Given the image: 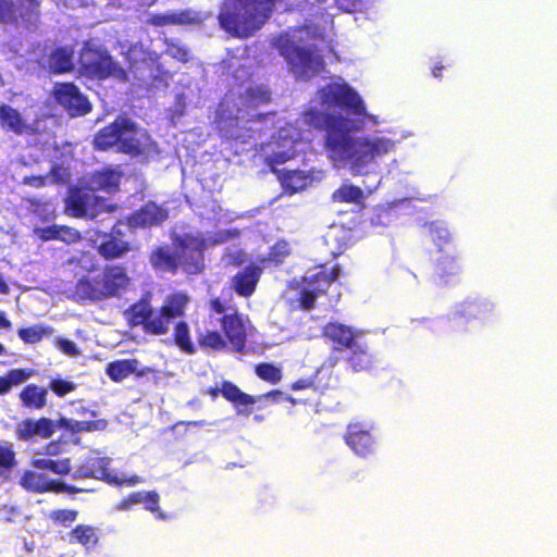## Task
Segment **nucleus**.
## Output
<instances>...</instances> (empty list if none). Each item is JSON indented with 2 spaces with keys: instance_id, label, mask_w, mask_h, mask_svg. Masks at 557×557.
<instances>
[{
  "instance_id": "31",
  "label": "nucleus",
  "mask_w": 557,
  "mask_h": 557,
  "mask_svg": "<svg viewBox=\"0 0 557 557\" xmlns=\"http://www.w3.org/2000/svg\"><path fill=\"white\" fill-rule=\"evenodd\" d=\"M121 174L112 169H103L92 173L89 184L95 190L114 193L119 189Z\"/></svg>"
},
{
  "instance_id": "32",
  "label": "nucleus",
  "mask_w": 557,
  "mask_h": 557,
  "mask_svg": "<svg viewBox=\"0 0 557 557\" xmlns=\"http://www.w3.org/2000/svg\"><path fill=\"white\" fill-rule=\"evenodd\" d=\"M333 202L338 203H354L364 207V193L356 185L350 183H343L337 189H335L331 196Z\"/></svg>"
},
{
  "instance_id": "43",
  "label": "nucleus",
  "mask_w": 557,
  "mask_h": 557,
  "mask_svg": "<svg viewBox=\"0 0 557 557\" xmlns=\"http://www.w3.org/2000/svg\"><path fill=\"white\" fill-rule=\"evenodd\" d=\"M78 511L76 509H55L51 510L48 515L49 520L55 524L64 528L71 527L76 521Z\"/></svg>"
},
{
  "instance_id": "7",
  "label": "nucleus",
  "mask_w": 557,
  "mask_h": 557,
  "mask_svg": "<svg viewBox=\"0 0 557 557\" xmlns=\"http://www.w3.org/2000/svg\"><path fill=\"white\" fill-rule=\"evenodd\" d=\"M173 246L178 259V271L189 275L200 274L205 269L207 240L201 234L186 233L175 236Z\"/></svg>"
},
{
  "instance_id": "57",
  "label": "nucleus",
  "mask_w": 557,
  "mask_h": 557,
  "mask_svg": "<svg viewBox=\"0 0 557 557\" xmlns=\"http://www.w3.org/2000/svg\"><path fill=\"white\" fill-rule=\"evenodd\" d=\"M47 176L53 184H60L65 182L64 169L60 164H53Z\"/></svg>"
},
{
  "instance_id": "49",
  "label": "nucleus",
  "mask_w": 557,
  "mask_h": 557,
  "mask_svg": "<svg viewBox=\"0 0 557 557\" xmlns=\"http://www.w3.org/2000/svg\"><path fill=\"white\" fill-rule=\"evenodd\" d=\"M16 465L15 453L10 445L0 443V469H11Z\"/></svg>"
},
{
  "instance_id": "21",
  "label": "nucleus",
  "mask_w": 557,
  "mask_h": 557,
  "mask_svg": "<svg viewBox=\"0 0 557 557\" xmlns=\"http://www.w3.org/2000/svg\"><path fill=\"white\" fill-rule=\"evenodd\" d=\"M461 269L460 256L457 249H451L438 252L433 263V275L438 282L448 284L460 274Z\"/></svg>"
},
{
  "instance_id": "41",
  "label": "nucleus",
  "mask_w": 557,
  "mask_h": 557,
  "mask_svg": "<svg viewBox=\"0 0 557 557\" xmlns=\"http://www.w3.org/2000/svg\"><path fill=\"white\" fill-rule=\"evenodd\" d=\"M281 183L285 189L296 193L307 184V176L298 170L284 171L280 175Z\"/></svg>"
},
{
  "instance_id": "54",
  "label": "nucleus",
  "mask_w": 557,
  "mask_h": 557,
  "mask_svg": "<svg viewBox=\"0 0 557 557\" xmlns=\"http://www.w3.org/2000/svg\"><path fill=\"white\" fill-rule=\"evenodd\" d=\"M166 52L173 58L178 60L180 62L186 63L189 60V51L183 46L180 45H170L168 47Z\"/></svg>"
},
{
  "instance_id": "53",
  "label": "nucleus",
  "mask_w": 557,
  "mask_h": 557,
  "mask_svg": "<svg viewBox=\"0 0 557 557\" xmlns=\"http://www.w3.org/2000/svg\"><path fill=\"white\" fill-rule=\"evenodd\" d=\"M35 234L44 242L58 239L59 225L54 224L51 226L35 228Z\"/></svg>"
},
{
  "instance_id": "45",
  "label": "nucleus",
  "mask_w": 557,
  "mask_h": 557,
  "mask_svg": "<svg viewBox=\"0 0 557 557\" xmlns=\"http://www.w3.org/2000/svg\"><path fill=\"white\" fill-rule=\"evenodd\" d=\"M245 96L250 106L267 104L272 100L271 91L261 86L249 87Z\"/></svg>"
},
{
  "instance_id": "61",
  "label": "nucleus",
  "mask_w": 557,
  "mask_h": 557,
  "mask_svg": "<svg viewBox=\"0 0 557 557\" xmlns=\"http://www.w3.org/2000/svg\"><path fill=\"white\" fill-rule=\"evenodd\" d=\"M290 159V156L287 152H275L269 157V164L273 168L275 164L285 163Z\"/></svg>"
},
{
  "instance_id": "12",
  "label": "nucleus",
  "mask_w": 557,
  "mask_h": 557,
  "mask_svg": "<svg viewBox=\"0 0 557 557\" xmlns=\"http://www.w3.org/2000/svg\"><path fill=\"white\" fill-rule=\"evenodd\" d=\"M110 458L88 454L72 466L71 476L74 480L113 481L109 472Z\"/></svg>"
},
{
  "instance_id": "10",
  "label": "nucleus",
  "mask_w": 557,
  "mask_h": 557,
  "mask_svg": "<svg viewBox=\"0 0 557 557\" xmlns=\"http://www.w3.org/2000/svg\"><path fill=\"white\" fill-rule=\"evenodd\" d=\"M52 94L55 102L72 117L84 116L92 110L88 98L74 83H55Z\"/></svg>"
},
{
  "instance_id": "17",
  "label": "nucleus",
  "mask_w": 557,
  "mask_h": 557,
  "mask_svg": "<svg viewBox=\"0 0 557 557\" xmlns=\"http://www.w3.org/2000/svg\"><path fill=\"white\" fill-rule=\"evenodd\" d=\"M121 221L115 223L109 233L102 235L97 247L98 253L107 261L120 259L132 250V244L125 240L123 231L119 227Z\"/></svg>"
},
{
  "instance_id": "4",
  "label": "nucleus",
  "mask_w": 557,
  "mask_h": 557,
  "mask_svg": "<svg viewBox=\"0 0 557 557\" xmlns=\"http://www.w3.org/2000/svg\"><path fill=\"white\" fill-rule=\"evenodd\" d=\"M131 277L119 264L106 265L95 277L84 276L75 284V294L82 299L103 300L119 297L128 289Z\"/></svg>"
},
{
  "instance_id": "35",
  "label": "nucleus",
  "mask_w": 557,
  "mask_h": 557,
  "mask_svg": "<svg viewBox=\"0 0 557 557\" xmlns=\"http://www.w3.org/2000/svg\"><path fill=\"white\" fill-rule=\"evenodd\" d=\"M194 22L189 10L164 14H152L148 23L152 26L162 27L166 25H184Z\"/></svg>"
},
{
  "instance_id": "22",
  "label": "nucleus",
  "mask_w": 557,
  "mask_h": 557,
  "mask_svg": "<svg viewBox=\"0 0 557 557\" xmlns=\"http://www.w3.org/2000/svg\"><path fill=\"white\" fill-rule=\"evenodd\" d=\"M149 263L156 272L175 275L178 273V259L176 249H171L168 244L154 247L149 252Z\"/></svg>"
},
{
  "instance_id": "9",
  "label": "nucleus",
  "mask_w": 557,
  "mask_h": 557,
  "mask_svg": "<svg viewBox=\"0 0 557 557\" xmlns=\"http://www.w3.org/2000/svg\"><path fill=\"white\" fill-rule=\"evenodd\" d=\"M125 319L131 326H141L149 335L166 334L165 319H162L159 310L156 311L148 298L141 297L124 311Z\"/></svg>"
},
{
  "instance_id": "55",
  "label": "nucleus",
  "mask_w": 557,
  "mask_h": 557,
  "mask_svg": "<svg viewBox=\"0 0 557 557\" xmlns=\"http://www.w3.org/2000/svg\"><path fill=\"white\" fill-rule=\"evenodd\" d=\"M141 503V492H133L116 504L117 510H128L133 505Z\"/></svg>"
},
{
  "instance_id": "62",
  "label": "nucleus",
  "mask_w": 557,
  "mask_h": 557,
  "mask_svg": "<svg viewBox=\"0 0 557 557\" xmlns=\"http://www.w3.org/2000/svg\"><path fill=\"white\" fill-rule=\"evenodd\" d=\"M61 443L59 441H51L45 446V453L48 456H57L61 453Z\"/></svg>"
},
{
  "instance_id": "59",
  "label": "nucleus",
  "mask_w": 557,
  "mask_h": 557,
  "mask_svg": "<svg viewBox=\"0 0 557 557\" xmlns=\"http://www.w3.org/2000/svg\"><path fill=\"white\" fill-rule=\"evenodd\" d=\"M208 308L210 311L216 314L223 315L224 313H228L226 306L219 297H213L208 301Z\"/></svg>"
},
{
  "instance_id": "42",
  "label": "nucleus",
  "mask_w": 557,
  "mask_h": 557,
  "mask_svg": "<svg viewBox=\"0 0 557 557\" xmlns=\"http://www.w3.org/2000/svg\"><path fill=\"white\" fill-rule=\"evenodd\" d=\"M255 372L259 379L270 384H277L282 380V370L273 363L261 362L256 366Z\"/></svg>"
},
{
  "instance_id": "63",
  "label": "nucleus",
  "mask_w": 557,
  "mask_h": 557,
  "mask_svg": "<svg viewBox=\"0 0 557 557\" xmlns=\"http://www.w3.org/2000/svg\"><path fill=\"white\" fill-rule=\"evenodd\" d=\"M228 383H232L231 381H223L221 383V386L218 387V386H210L207 388L206 393L211 397L212 400H215L219 396V394H221L223 396V388H224V384H228Z\"/></svg>"
},
{
  "instance_id": "24",
  "label": "nucleus",
  "mask_w": 557,
  "mask_h": 557,
  "mask_svg": "<svg viewBox=\"0 0 557 557\" xmlns=\"http://www.w3.org/2000/svg\"><path fill=\"white\" fill-rule=\"evenodd\" d=\"M189 297L183 292H175L166 296L164 302L159 308L162 319H165L166 333L170 329V322L185 314Z\"/></svg>"
},
{
  "instance_id": "14",
  "label": "nucleus",
  "mask_w": 557,
  "mask_h": 557,
  "mask_svg": "<svg viewBox=\"0 0 557 557\" xmlns=\"http://www.w3.org/2000/svg\"><path fill=\"white\" fill-rule=\"evenodd\" d=\"M169 212L154 201H147L140 208L125 216V224L131 230L152 228L163 224Z\"/></svg>"
},
{
  "instance_id": "19",
  "label": "nucleus",
  "mask_w": 557,
  "mask_h": 557,
  "mask_svg": "<svg viewBox=\"0 0 557 557\" xmlns=\"http://www.w3.org/2000/svg\"><path fill=\"white\" fill-rule=\"evenodd\" d=\"M347 350L349 352L345 361L352 372H370L379 362L376 355L369 345L359 338Z\"/></svg>"
},
{
  "instance_id": "56",
  "label": "nucleus",
  "mask_w": 557,
  "mask_h": 557,
  "mask_svg": "<svg viewBox=\"0 0 557 557\" xmlns=\"http://www.w3.org/2000/svg\"><path fill=\"white\" fill-rule=\"evenodd\" d=\"M339 10L348 13L361 11L363 3L362 0H336Z\"/></svg>"
},
{
  "instance_id": "52",
  "label": "nucleus",
  "mask_w": 557,
  "mask_h": 557,
  "mask_svg": "<svg viewBox=\"0 0 557 557\" xmlns=\"http://www.w3.org/2000/svg\"><path fill=\"white\" fill-rule=\"evenodd\" d=\"M55 347L67 356L76 357L79 355V350L76 344L67 338L59 337L55 339Z\"/></svg>"
},
{
  "instance_id": "29",
  "label": "nucleus",
  "mask_w": 557,
  "mask_h": 557,
  "mask_svg": "<svg viewBox=\"0 0 557 557\" xmlns=\"http://www.w3.org/2000/svg\"><path fill=\"white\" fill-rule=\"evenodd\" d=\"M55 423H57V430L64 429L73 434L103 431L108 428V424H109L107 419L78 421V420H72V419H69L65 417H61L59 420L55 421Z\"/></svg>"
},
{
  "instance_id": "37",
  "label": "nucleus",
  "mask_w": 557,
  "mask_h": 557,
  "mask_svg": "<svg viewBox=\"0 0 557 557\" xmlns=\"http://www.w3.org/2000/svg\"><path fill=\"white\" fill-rule=\"evenodd\" d=\"M173 342L182 352L187 355H194L196 347L190 337V330L185 321H180L174 325L173 329Z\"/></svg>"
},
{
  "instance_id": "5",
  "label": "nucleus",
  "mask_w": 557,
  "mask_h": 557,
  "mask_svg": "<svg viewBox=\"0 0 557 557\" xmlns=\"http://www.w3.org/2000/svg\"><path fill=\"white\" fill-rule=\"evenodd\" d=\"M78 72L88 79L104 81L115 77L127 81L126 71L113 60L110 52L91 40L84 42L78 57Z\"/></svg>"
},
{
  "instance_id": "38",
  "label": "nucleus",
  "mask_w": 557,
  "mask_h": 557,
  "mask_svg": "<svg viewBox=\"0 0 557 557\" xmlns=\"http://www.w3.org/2000/svg\"><path fill=\"white\" fill-rule=\"evenodd\" d=\"M54 332L53 327L47 324H34L27 327H20L17 335L20 339L25 344H37L45 337L52 335Z\"/></svg>"
},
{
  "instance_id": "26",
  "label": "nucleus",
  "mask_w": 557,
  "mask_h": 557,
  "mask_svg": "<svg viewBox=\"0 0 557 557\" xmlns=\"http://www.w3.org/2000/svg\"><path fill=\"white\" fill-rule=\"evenodd\" d=\"M48 67L51 73L64 74L74 70V50L69 46L57 47L48 55Z\"/></svg>"
},
{
  "instance_id": "47",
  "label": "nucleus",
  "mask_w": 557,
  "mask_h": 557,
  "mask_svg": "<svg viewBox=\"0 0 557 557\" xmlns=\"http://www.w3.org/2000/svg\"><path fill=\"white\" fill-rule=\"evenodd\" d=\"M33 375H34L33 369L18 368V369H12V370L8 371V373L5 374V377L9 383V388L11 389L12 386L20 385V384L26 382Z\"/></svg>"
},
{
  "instance_id": "40",
  "label": "nucleus",
  "mask_w": 557,
  "mask_h": 557,
  "mask_svg": "<svg viewBox=\"0 0 557 557\" xmlns=\"http://www.w3.org/2000/svg\"><path fill=\"white\" fill-rule=\"evenodd\" d=\"M290 253L292 250L288 242L280 239L270 247L267 257L262 261L274 267H278L285 262L286 258L289 257Z\"/></svg>"
},
{
  "instance_id": "16",
  "label": "nucleus",
  "mask_w": 557,
  "mask_h": 557,
  "mask_svg": "<svg viewBox=\"0 0 557 557\" xmlns=\"http://www.w3.org/2000/svg\"><path fill=\"white\" fill-rule=\"evenodd\" d=\"M57 432V423L48 417L38 419H24L16 429L15 436L18 441L30 442L36 438L48 440Z\"/></svg>"
},
{
  "instance_id": "13",
  "label": "nucleus",
  "mask_w": 557,
  "mask_h": 557,
  "mask_svg": "<svg viewBox=\"0 0 557 557\" xmlns=\"http://www.w3.org/2000/svg\"><path fill=\"white\" fill-rule=\"evenodd\" d=\"M21 484L27 491L35 493L55 492L77 494L87 492V490L66 484L61 480L50 479L44 472H37L33 470H27L23 473L21 478Z\"/></svg>"
},
{
  "instance_id": "6",
  "label": "nucleus",
  "mask_w": 557,
  "mask_h": 557,
  "mask_svg": "<svg viewBox=\"0 0 557 557\" xmlns=\"http://www.w3.org/2000/svg\"><path fill=\"white\" fill-rule=\"evenodd\" d=\"M223 397L237 409L238 413L244 414H250L255 405L258 410H263L284 400L293 405L301 403V400H297L292 396H285L281 389H272L264 394L252 396L244 393L234 383L224 384Z\"/></svg>"
},
{
  "instance_id": "20",
  "label": "nucleus",
  "mask_w": 557,
  "mask_h": 557,
  "mask_svg": "<svg viewBox=\"0 0 557 557\" xmlns=\"http://www.w3.org/2000/svg\"><path fill=\"white\" fill-rule=\"evenodd\" d=\"M321 335L336 351L347 350L359 338L350 326L337 321L327 322Z\"/></svg>"
},
{
  "instance_id": "30",
  "label": "nucleus",
  "mask_w": 557,
  "mask_h": 557,
  "mask_svg": "<svg viewBox=\"0 0 557 557\" xmlns=\"http://www.w3.org/2000/svg\"><path fill=\"white\" fill-rule=\"evenodd\" d=\"M0 124L3 129L16 135H22L29 128L20 112L9 104L0 106Z\"/></svg>"
},
{
  "instance_id": "15",
  "label": "nucleus",
  "mask_w": 557,
  "mask_h": 557,
  "mask_svg": "<svg viewBox=\"0 0 557 557\" xmlns=\"http://www.w3.org/2000/svg\"><path fill=\"white\" fill-rule=\"evenodd\" d=\"M135 131V123L127 117H117L112 123L100 128L94 137V147L97 150H109L119 146L122 135Z\"/></svg>"
},
{
  "instance_id": "1",
  "label": "nucleus",
  "mask_w": 557,
  "mask_h": 557,
  "mask_svg": "<svg viewBox=\"0 0 557 557\" xmlns=\"http://www.w3.org/2000/svg\"><path fill=\"white\" fill-rule=\"evenodd\" d=\"M304 121L309 126L324 131V147L329 158L334 162L348 164L354 175L364 174L363 170L394 150L395 143L384 137H354L348 127V120L342 114L309 109L304 113Z\"/></svg>"
},
{
  "instance_id": "46",
  "label": "nucleus",
  "mask_w": 557,
  "mask_h": 557,
  "mask_svg": "<svg viewBox=\"0 0 557 557\" xmlns=\"http://www.w3.org/2000/svg\"><path fill=\"white\" fill-rule=\"evenodd\" d=\"M77 385L73 381L54 377L50 380L47 388L50 389L55 396L62 398L73 393Z\"/></svg>"
},
{
  "instance_id": "34",
  "label": "nucleus",
  "mask_w": 557,
  "mask_h": 557,
  "mask_svg": "<svg viewBox=\"0 0 557 557\" xmlns=\"http://www.w3.org/2000/svg\"><path fill=\"white\" fill-rule=\"evenodd\" d=\"M91 205L90 195L78 188H72L67 198L66 207L71 210L72 215L75 218H83L87 214L88 208Z\"/></svg>"
},
{
  "instance_id": "2",
  "label": "nucleus",
  "mask_w": 557,
  "mask_h": 557,
  "mask_svg": "<svg viewBox=\"0 0 557 557\" xmlns=\"http://www.w3.org/2000/svg\"><path fill=\"white\" fill-rule=\"evenodd\" d=\"M228 309L230 312L218 320L222 332L207 326L196 329L197 343L202 349L222 351L228 344L236 352H243L246 349L250 319L247 314L239 312L236 307Z\"/></svg>"
},
{
  "instance_id": "39",
  "label": "nucleus",
  "mask_w": 557,
  "mask_h": 557,
  "mask_svg": "<svg viewBox=\"0 0 557 557\" xmlns=\"http://www.w3.org/2000/svg\"><path fill=\"white\" fill-rule=\"evenodd\" d=\"M136 128L125 135L121 136L119 143V151L132 157L141 156L145 152V147L140 139L136 136Z\"/></svg>"
},
{
  "instance_id": "60",
  "label": "nucleus",
  "mask_w": 557,
  "mask_h": 557,
  "mask_svg": "<svg viewBox=\"0 0 557 557\" xmlns=\"http://www.w3.org/2000/svg\"><path fill=\"white\" fill-rule=\"evenodd\" d=\"M47 182H48L47 175L46 176L45 175H30V176H25L23 180L24 184L32 186V187H36V188L46 186Z\"/></svg>"
},
{
  "instance_id": "3",
  "label": "nucleus",
  "mask_w": 557,
  "mask_h": 557,
  "mask_svg": "<svg viewBox=\"0 0 557 557\" xmlns=\"http://www.w3.org/2000/svg\"><path fill=\"white\" fill-rule=\"evenodd\" d=\"M341 272L342 268L338 263L331 268H327L326 264H319L314 271H308L306 274L293 278L288 283V289L295 293L298 308L305 311L314 309L318 298L327 295Z\"/></svg>"
},
{
  "instance_id": "27",
  "label": "nucleus",
  "mask_w": 557,
  "mask_h": 557,
  "mask_svg": "<svg viewBox=\"0 0 557 557\" xmlns=\"http://www.w3.org/2000/svg\"><path fill=\"white\" fill-rule=\"evenodd\" d=\"M66 536L69 544L81 545L86 550L94 549L99 542L98 529L89 524H77Z\"/></svg>"
},
{
  "instance_id": "33",
  "label": "nucleus",
  "mask_w": 557,
  "mask_h": 557,
  "mask_svg": "<svg viewBox=\"0 0 557 557\" xmlns=\"http://www.w3.org/2000/svg\"><path fill=\"white\" fill-rule=\"evenodd\" d=\"M429 235L433 244L437 247V252L456 249L449 230L441 222L435 221L429 224Z\"/></svg>"
},
{
  "instance_id": "23",
  "label": "nucleus",
  "mask_w": 557,
  "mask_h": 557,
  "mask_svg": "<svg viewBox=\"0 0 557 557\" xmlns=\"http://www.w3.org/2000/svg\"><path fill=\"white\" fill-rule=\"evenodd\" d=\"M293 66L298 75L310 78L323 70L324 61L321 55H317L308 49L297 48Z\"/></svg>"
},
{
  "instance_id": "18",
  "label": "nucleus",
  "mask_w": 557,
  "mask_h": 557,
  "mask_svg": "<svg viewBox=\"0 0 557 557\" xmlns=\"http://www.w3.org/2000/svg\"><path fill=\"white\" fill-rule=\"evenodd\" d=\"M263 273L261 265L251 262L230 278V288L239 297L250 298Z\"/></svg>"
},
{
  "instance_id": "36",
  "label": "nucleus",
  "mask_w": 557,
  "mask_h": 557,
  "mask_svg": "<svg viewBox=\"0 0 557 557\" xmlns=\"http://www.w3.org/2000/svg\"><path fill=\"white\" fill-rule=\"evenodd\" d=\"M33 467L42 470L50 471L59 475H71L72 460L71 458L51 459V458H38L32 462Z\"/></svg>"
},
{
  "instance_id": "48",
  "label": "nucleus",
  "mask_w": 557,
  "mask_h": 557,
  "mask_svg": "<svg viewBox=\"0 0 557 557\" xmlns=\"http://www.w3.org/2000/svg\"><path fill=\"white\" fill-rule=\"evenodd\" d=\"M58 239L66 244H76L79 243L83 237L76 228L66 225H59Z\"/></svg>"
},
{
  "instance_id": "58",
  "label": "nucleus",
  "mask_w": 557,
  "mask_h": 557,
  "mask_svg": "<svg viewBox=\"0 0 557 557\" xmlns=\"http://www.w3.org/2000/svg\"><path fill=\"white\" fill-rule=\"evenodd\" d=\"M111 479L113 481H108L109 484H113V485H117V486H121V485H128V486H133V485H136L138 483H141L144 480L138 476V475H132L129 478H123V479H119L117 476L115 475H112L111 474Z\"/></svg>"
},
{
  "instance_id": "11",
  "label": "nucleus",
  "mask_w": 557,
  "mask_h": 557,
  "mask_svg": "<svg viewBox=\"0 0 557 557\" xmlns=\"http://www.w3.org/2000/svg\"><path fill=\"white\" fill-rule=\"evenodd\" d=\"M372 431L373 428L367 423L350 422L347 424L344 441L356 455L368 457L376 447V438Z\"/></svg>"
},
{
  "instance_id": "28",
  "label": "nucleus",
  "mask_w": 557,
  "mask_h": 557,
  "mask_svg": "<svg viewBox=\"0 0 557 557\" xmlns=\"http://www.w3.org/2000/svg\"><path fill=\"white\" fill-rule=\"evenodd\" d=\"M138 364V360L134 358L119 359L107 364L106 373L113 382L120 383L134 373L137 376H143L145 374L144 371L137 372Z\"/></svg>"
},
{
  "instance_id": "44",
  "label": "nucleus",
  "mask_w": 557,
  "mask_h": 557,
  "mask_svg": "<svg viewBox=\"0 0 557 557\" xmlns=\"http://www.w3.org/2000/svg\"><path fill=\"white\" fill-rule=\"evenodd\" d=\"M141 503L145 504V509L154 513L159 520H166L169 516L160 509V496L156 491L141 492Z\"/></svg>"
},
{
  "instance_id": "8",
  "label": "nucleus",
  "mask_w": 557,
  "mask_h": 557,
  "mask_svg": "<svg viewBox=\"0 0 557 557\" xmlns=\"http://www.w3.org/2000/svg\"><path fill=\"white\" fill-rule=\"evenodd\" d=\"M321 103L338 108L354 115H366V106L359 94L346 83H329L318 91Z\"/></svg>"
},
{
  "instance_id": "50",
  "label": "nucleus",
  "mask_w": 557,
  "mask_h": 557,
  "mask_svg": "<svg viewBox=\"0 0 557 557\" xmlns=\"http://www.w3.org/2000/svg\"><path fill=\"white\" fill-rule=\"evenodd\" d=\"M16 21L15 5L12 0H0V23Z\"/></svg>"
},
{
  "instance_id": "25",
  "label": "nucleus",
  "mask_w": 557,
  "mask_h": 557,
  "mask_svg": "<svg viewBox=\"0 0 557 557\" xmlns=\"http://www.w3.org/2000/svg\"><path fill=\"white\" fill-rule=\"evenodd\" d=\"M25 409L41 410L48 404V388L35 383L26 384L18 394Z\"/></svg>"
},
{
  "instance_id": "51",
  "label": "nucleus",
  "mask_w": 557,
  "mask_h": 557,
  "mask_svg": "<svg viewBox=\"0 0 557 557\" xmlns=\"http://www.w3.org/2000/svg\"><path fill=\"white\" fill-rule=\"evenodd\" d=\"M290 389H293V391L310 389L317 395L322 394V391L315 384L313 377H302V379H299V380L293 382L290 384Z\"/></svg>"
},
{
  "instance_id": "64",
  "label": "nucleus",
  "mask_w": 557,
  "mask_h": 557,
  "mask_svg": "<svg viewBox=\"0 0 557 557\" xmlns=\"http://www.w3.org/2000/svg\"><path fill=\"white\" fill-rule=\"evenodd\" d=\"M28 3V14L34 16L35 20L39 17V2L38 0H26Z\"/></svg>"
}]
</instances>
